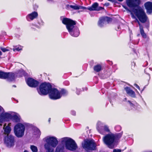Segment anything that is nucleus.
Here are the masks:
<instances>
[{
    "label": "nucleus",
    "instance_id": "nucleus-45",
    "mask_svg": "<svg viewBox=\"0 0 152 152\" xmlns=\"http://www.w3.org/2000/svg\"><path fill=\"white\" fill-rule=\"evenodd\" d=\"M146 65L145 66H147L148 65V63L147 61L146 62Z\"/></svg>",
    "mask_w": 152,
    "mask_h": 152
},
{
    "label": "nucleus",
    "instance_id": "nucleus-10",
    "mask_svg": "<svg viewBox=\"0 0 152 152\" xmlns=\"http://www.w3.org/2000/svg\"><path fill=\"white\" fill-rule=\"evenodd\" d=\"M48 94L50 98L52 99H57L61 97L60 91L56 88H52L51 87Z\"/></svg>",
    "mask_w": 152,
    "mask_h": 152
},
{
    "label": "nucleus",
    "instance_id": "nucleus-7",
    "mask_svg": "<svg viewBox=\"0 0 152 152\" xmlns=\"http://www.w3.org/2000/svg\"><path fill=\"white\" fill-rule=\"evenodd\" d=\"M51 87L49 83H43L40 85L39 88L37 89V91L39 95H46L48 94Z\"/></svg>",
    "mask_w": 152,
    "mask_h": 152
},
{
    "label": "nucleus",
    "instance_id": "nucleus-6",
    "mask_svg": "<svg viewBox=\"0 0 152 152\" xmlns=\"http://www.w3.org/2000/svg\"><path fill=\"white\" fill-rule=\"evenodd\" d=\"M27 126H28V124L26 123L17 124L14 128V132L15 135L18 137H23L24 134L25 127Z\"/></svg>",
    "mask_w": 152,
    "mask_h": 152
},
{
    "label": "nucleus",
    "instance_id": "nucleus-15",
    "mask_svg": "<svg viewBox=\"0 0 152 152\" xmlns=\"http://www.w3.org/2000/svg\"><path fill=\"white\" fill-rule=\"evenodd\" d=\"M126 3L127 6L133 8L137 7L140 3V0H126Z\"/></svg>",
    "mask_w": 152,
    "mask_h": 152
},
{
    "label": "nucleus",
    "instance_id": "nucleus-24",
    "mask_svg": "<svg viewBox=\"0 0 152 152\" xmlns=\"http://www.w3.org/2000/svg\"><path fill=\"white\" fill-rule=\"evenodd\" d=\"M13 73L15 75V76L21 77L23 76H26V74L25 72V71L22 69H21L18 71L17 73V75H16V74Z\"/></svg>",
    "mask_w": 152,
    "mask_h": 152
},
{
    "label": "nucleus",
    "instance_id": "nucleus-3",
    "mask_svg": "<svg viewBox=\"0 0 152 152\" xmlns=\"http://www.w3.org/2000/svg\"><path fill=\"white\" fill-rule=\"evenodd\" d=\"M62 23L66 25V28L70 34L74 37H78L80 34L78 28L75 26V21L70 19L64 18L62 20Z\"/></svg>",
    "mask_w": 152,
    "mask_h": 152
},
{
    "label": "nucleus",
    "instance_id": "nucleus-42",
    "mask_svg": "<svg viewBox=\"0 0 152 152\" xmlns=\"http://www.w3.org/2000/svg\"><path fill=\"white\" fill-rule=\"evenodd\" d=\"M120 29V26H118L117 29H116L117 30H118Z\"/></svg>",
    "mask_w": 152,
    "mask_h": 152
},
{
    "label": "nucleus",
    "instance_id": "nucleus-13",
    "mask_svg": "<svg viewBox=\"0 0 152 152\" xmlns=\"http://www.w3.org/2000/svg\"><path fill=\"white\" fill-rule=\"evenodd\" d=\"M112 20L111 18L107 17L100 18L98 22V25L100 27H102Z\"/></svg>",
    "mask_w": 152,
    "mask_h": 152
},
{
    "label": "nucleus",
    "instance_id": "nucleus-28",
    "mask_svg": "<svg viewBox=\"0 0 152 152\" xmlns=\"http://www.w3.org/2000/svg\"><path fill=\"white\" fill-rule=\"evenodd\" d=\"M102 69L101 66L99 64L97 65L94 67V70L97 72H98L101 71Z\"/></svg>",
    "mask_w": 152,
    "mask_h": 152
},
{
    "label": "nucleus",
    "instance_id": "nucleus-29",
    "mask_svg": "<svg viewBox=\"0 0 152 152\" xmlns=\"http://www.w3.org/2000/svg\"><path fill=\"white\" fill-rule=\"evenodd\" d=\"M64 148L61 145H58L56 148L55 152H64Z\"/></svg>",
    "mask_w": 152,
    "mask_h": 152
},
{
    "label": "nucleus",
    "instance_id": "nucleus-48",
    "mask_svg": "<svg viewBox=\"0 0 152 152\" xmlns=\"http://www.w3.org/2000/svg\"><path fill=\"white\" fill-rule=\"evenodd\" d=\"M13 87H16V86H15V85H13Z\"/></svg>",
    "mask_w": 152,
    "mask_h": 152
},
{
    "label": "nucleus",
    "instance_id": "nucleus-2",
    "mask_svg": "<svg viewBox=\"0 0 152 152\" xmlns=\"http://www.w3.org/2000/svg\"><path fill=\"white\" fill-rule=\"evenodd\" d=\"M123 7L127 10L131 12V15L132 18L137 20V18L142 23H145L148 20V17L144 9L141 7H138L137 8L133 9L132 12L129 10L126 6H123Z\"/></svg>",
    "mask_w": 152,
    "mask_h": 152
},
{
    "label": "nucleus",
    "instance_id": "nucleus-14",
    "mask_svg": "<svg viewBox=\"0 0 152 152\" xmlns=\"http://www.w3.org/2000/svg\"><path fill=\"white\" fill-rule=\"evenodd\" d=\"M11 116L10 112H5L3 108L0 106V117H2L4 118L5 120L9 121Z\"/></svg>",
    "mask_w": 152,
    "mask_h": 152
},
{
    "label": "nucleus",
    "instance_id": "nucleus-39",
    "mask_svg": "<svg viewBox=\"0 0 152 152\" xmlns=\"http://www.w3.org/2000/svg\"><path fill=\"white\" fill-rule=\"evenodd\" d=\"M134 86L136 87L137 89H138L139 90H140V87L136 84H134Z\"/></svg>",
    "mask_w": 152,
    "mask_h": 152
},
{
    "label": "nucleus",
    "instance_id": "nucleus-43",
    "mask_svg": "<svg viewBox=\"0 0 152 152\" xmlns=\"http://www.w3.org/2000/svg\"><path fill=\"white\" fill-rule=\"evenodd\" d=\"M139 40H138V41L137 42H133L134 44H138Z\"/></svg>",
    "mask_w": 152,
    "mask_h": 152
},
{
    "label": "nucleus",
    "instance_id": "nucleus-26",
    "mask_svg": "<svg viewBox=\"0 0 152 152\" xmlns=\"http://www.w3.org/2000/svg\"><path fill=\"white\" fill-rule=\"evenodd\" d=\"M128 102L129 103V106L131 107L132 109L133 110H137L138 107L139 106L137 104H134L129 101H128Z\"/></svg>",
    "mask_w": 152,
    "mask_h": 152
},
{
    "label": "nucleus",
    "instance_id": "nucleus-8",
    "mask_svg": "<svg viewBox=\"0 0 152 152\" xmlns=\"http://www.w3.org/2000/svg\"><path fill=\"white\" fill-rule=\"evenodd\" d=\"M96 128L98 132L103 135H105L107 133L110 132L109 127L100 121L98 122Z\"/></svg>",
    "mask_w": 152,
    "mask_h": 152
},
{
    "label": "nucleus",
    "instance_id": "nucleus-47",
    "mask_svg": "<svg viewBox=\"0 0 152 152\" xmlns=\"http://www.w3.org/2000/svg\"><path fill=\"white\" fill-rule=\"evenodd\" d=\"M118 0L119 1H122L123 0Z\"/></svg>",
    "mask_w": 152,
    "mask_h": 152
},
{
    "label": "nucleus",
    "instance_id": "nucleus-12",
    "mask_svg": "<svg viewBox=\"0 0 152 152\" xmlns=\"http://www.w3.org/2000/svg\"><path fill=\"white\" fill-rule=\"evenodd\" d=\"M7 137H5L4 142L5 144L8 147H11L14 145V139L13 136L10 135H7Z\"/></svg>",
    "mask_w": 152,
    "mask_h": 152
},
{
    "label": "nucleus",
    "instance_id": "nucleus-16",
    "mask_svg": "<svg viewBox=\"0 0 152 152\" xmlns=\"http://www.w3.org/2000/svg\"><path fill=\"white\" fill-rule=\"evenodd\" d=\"M26 82L28 85L31 87H36L39 84L38 82L31 78H28Z\"/></svg>",
    "mask_w": 152,
    "mask_h": 152
},
{
    "label": "nucleus",
    "instance_id": "nucleus-25",
    "mask_svg": "<svg viewBox=\"0 0 152 152\" xmlns=\"http://www.w3.org/2000/svg\"><path fill=\"white\" fill-rule=\"evenodd\" d=\"M41 134V132L37 128H35L34 130V132L33 135L34 137L37 138L39 137Z\"/></svg>",
    "mask_w": 152,
    "mask_h": 152
},
{
    "label": "nucleus",
    "instance_id": "nucleus-40",
    "mask_svg": "<svg viewBox=\"0 0 152 152\" xmlns=\"http://www.w3.org/2000/svg\"><path fill=\"white\" fill-rule=\"evenodd\" d=\"M80 89H78L77 88V91H76V93L78 95H79L80 94Z\"/></svg>",
    "mask_w": 152,
    "mask_h": 152
},
{
    "label": "nucleus",
    "instance_id": "nucleus-37",
    "mask_svg": "<svg viewBox=\"0 0 152 152\" xmlns=\"http://www.w3.org/2000/svg\"><path fill=\"white\" fill-rule=\"evenodd\" d=\"M79 9L81 10H84L86 9V8L85 7L81 6H79Z\"/></svg>",
    "mask_w": 152,
    "mask_h": 152
},
{
    "label": "nucleus",
    "instance_id": "nucleus-33",
    "mask_svg": "<svg viewBox=\"0 0 152 152\" xmlns=\"http://www.w3.org/2000/svg\"><path fill=\"white\" fill-rule=\"evenodd\" d=\"M79 6L77 5H76L75 6L71 5L70 6V7L71 8L74 10H79Z\"/></svg>",
    "mask_w": 152,
    "mask_h": 152
},
{
    "label": "nucleus",
    "instance_id": "nucleus-32",
    "mask_svg": "<svg viewBox=\"0 0 152 152\" xmlns=\"http://www.w3.org/2000/svg\"><path fill=\"white\" fill-rule=\"evenodd\" d=\"M5 120V119L4 118L2 117H0V126H2V124L3 122L5 121H7Z\"/></svg>",
    "mask_w": 152,
    "mask_h": 152
},
{
    "label": "nucleus",
    "instance_id": "nucleus-49",
    "mask_svg": "<svg viewBox=\"0 0 152 152\" xmlns=\"http://www.w3.org/2000/svg\"><path fill=\"white\" fill-rule=\"evenodd\" d=\"M149 69H150V70H152V69H151V68H149Z\"/></svg>",
    "mask_w": 152,
    "mask_h": 152
},
{
    "label": "nucleus",
    "instance_id": "nucleus-9",
    "mask_svg": "<svg viewBox=\"0 0 152 152\" xmlns=\"http://www.w3.org/2000/svg\"><path fill=\"white\" fill-rule=\"evenodd\" d=\"M82 145L83 148L87 152L94 150L95 149V144L92 140L85 141Z\"/></svg>",
    "mask_w": 152,
    "mask_h": 152
},
{
    "label": "nucleus",
    "instance_id": "nucleus-50",
    "mask_svg": "<svg viewBox=\"0 0 152 152\" xmlns=\"http://www.w3.org/2000/svg\"><path fill=\"white\" fill-rule=\"evenodd\" d=\"M24 152H28L26 151H24Z\"/></svg>",
    "mask_w": 152,
    "mask_h": 152
},
{
    "label": "nucleus",
    "instance_id": "nucleus-11",
    "mask_svg": "<svg viewBox=\"0 0 152 152\" xmlns=\"http://www.w3.org/2000/svg\"><path fill=\"white\" fill-rule=\"evenodd\" d=\"M0 78L6 79L9 82L12 81L15 79V75L12 72H4L0 71Z\"/></svg>",
    "mask_w": 152,
    "mask_h": 152
},
{
    "label": "nucleus",
    "instance_id": "nucleus-18",
    "mask_svg": "<svg viewBox=\"0 0 152 152\" xmlns=\"http://www.w3.org/2000/svg\"><path fill=\"white\" fill-rule=\"evenodd\" d=\"M38 16L37 12H34L28 14L26 17L27 20L28 21L33 20Z\"/></svg>",
    "mask_w": 152,
    "mask_h": 152
},
{
    "label": "nucleus",
    "instance_id": "nucleus-36",
    "mask_svg": "<svg viewBox=\"0 0 152 152\" xmlns=\"http://www.w3.org/2000/svg\"><path fill=\"white\" fill-rule=\"evenodd\" d=\"M113 152H121V150L118 149H114L113 150Z\"/></svg>",
    "mask_w": 152,
    "mask_h": 152
},
{
    "label": "nucleus",
    "instance_id": "nucleus-20",
    "mask_svg": "<svg viewBox=\"0 0 152 152\" xmlns=\"http://www.w3.org/2000/svg\"><path fill=\"white\" fill-rule=\"evenodd\" d=\"M11 113V112H10ZM20 116L18 114H15L14 115H11V117L9 119V120L12 119V121L14 122H20Z\"/></svg>",
    "mask_w": 152,
    "mask_h": 152
},
{
    "label": "nucleus",
    "instance_id": "nucleus-38",
    "mask_svg": "<svg viewBox=\"0 0 152 152\" xmlns=\"http://www.w3.org/2000/svg\"><path fill=\"white\" fill-rule=\"evenodd\" d=\"M132 69L135 66V63L134 62H132Z\"/></svg>",
    "mask_w": 152,
    "mask_h": 152
},
{
    "label": "nucleus",
    "instance_id": "nucleus-5",
    "mask_svg": "<svg viewBox=\"0 0 152 152\" xmlns=\"http://www.w3.org/2000/svg\"><path fill=\"white\" fill-rule=\"evenodd\" d=\"M61 142L64 144L66 148L71 151H74L77 148L75 141L72 139L68 137H65L61 139Z\"/></svg>",
    "mask_w": 152,
    "mask_h": 152
},
{
    "label": "nucleus",
    "instance_id": "nucleus-30",
    "mask_svg": "<svg viewBox=\"0 0 152 152\" xmlns=\"http://www.w3.org/2000/svg\"><path fill=\"white\" fill-rule=\"evenodd\" d=\"M30 148L31 150V151L33 152H37L38 151V149L37 147L34 145H31L30 147Z\"/></svg>",
    "mask_w": 152,
    "mask_h": 152
},
{
    "label": "nucleus",
    "instance_id": "nucleus-19",
    "mask_svg": "<svg viewBox=\"0 0 152 152\" xmlns=\"http://www.w3.org/2000/svg\"><path fill=\"white\" fill-rule=\"evenodd\" d=\"M145 7L147 10V12L150 13L152 12V3L147 2L145 4Z\"/></svg>",
    "mask_w": 152,
    "mask_h": 152
},
{
    "label": "nucleus",
    "instance_id": "nucleus-1",
    "mask_svg": "<svg viewBox=\"0 0 152 152\" xmlns=\"http://www.w3.org/2000/svg\"><path fill=\"white\" fill-rule=\"evenodd\" d=\"M122 135V132L116 134L111 133L104 136L103 137V141L108 147L113 149L117 145L118 140Z\"/></svg>",
    "mask_w": 152,
    "mask_h": 152
},
{
    "label": "nucleus",
    "instance_id": "nucleus-22",
    "mask_svg": "<svg viewBox=\"0 0 152 152\" xmlns=\"http://www.w3.org/2000/svg\"><path fill=\"white\" fill-rule=\"evenodd\" d=\"M140 29V31L141 35L143 38H146L147 37L146 34L145 33L142 26L139 21H138Z\"/></svg>",
    "mask_w": 152,
    "mask_h": 152
},
{
    "label": "nucleus",
    "instance_id": "nucleus-35",
    "mask_svg": "<svg viewBox=\"0 0 152 152\" xmlns=\"http://www.w3.org/2000/svg\"><path fill=\"white\" fill-rule=\"evenodd\" d=\"M0 49L3 52H4L9 51L6 48L2 47H1Z\"/></svg>",
    "mask_w": 152,
    "mask_h": 152
},
{
    "label": "nucleus",
    "instance_id": "nucleus-34",
    "mask_svg": "<svg viewBox=\"0 0 152 152\" xmlns=\"http://www.w3.org/2000/svg\"><path fill=\"white\" fill-rule=\"evenodd\" d=\"M115 130L117 131H119L121 129V127L120 126H116L115 127Z\"/></svg>",
    "mask_w": 152,
    "mask_h": 152
},
{
    "label": "nucleus",
    "instance_id": "nucleus-46",
    "mask_svg": "<svg viewBox=\"0 0 152 152\" xmlns=\"http://www.w3.org/2000/svg\"><path fill=\"white\" fill-rule=\"evenodd\" d=\"M50 119H51V118H49L48 121H49V122H50Z\"/></svg>",
    "mask_w": 152,
    "mask_h": 152
},
{
    "label": "nucleus",
    "instance_id": "nucleus-31",
    "mask_svg": "<svg viewBox=\"0 0 152 152\" xmlns=\"http://www.w3.org/2000/svg\"><path fill=\"white\" fill-rule=\"evenodd\" d=\"M60 92L61 94V96H62V95H66L67 94V91L64 89H62L61 91Z\"/></svg>",
    "mask_w": 152,
    "mask_h": 152
},
{
    "label": "nucleus",
    "instance_id": "nucleus-4",
    "mask_svg": "<svg viewBox=\"0 0 152 152\" xmlns=\"http://www.w3.org/2000/svg\"><path fill=\"white\" fill-rule=\"evenodd\" d=\"M46 143L44 148L46 152H53L54 148L56 147L58 143L56 138L54 137H47L45 138Z\"/></svg>",
    "mask_w": 152,
    "mask_h": 152
},
{
    "label": "nucleus",
    "instance_id": "nucleus-17",
    "mask_svg": "<svg viewBox=\"0 0 152 152\" xmlns=\"http://www.w3.org/2000/svg\"><path fill=\"white\" fill-rule=\"evenodd\" d=\"M103 8L101 7H98V3L96 2L94 3L91 7H89L88 9L90 11L92 10H99L102 9Z\"/></svg>",
    "mask_w": 152,
    "mask_h": 152
},
{
    "label": "nucleus",
    "instance_id": "nucleus-44",
    "mask_svg": "<svg viewBox=\"0 0 152 152\" xmlns=\"http://www.w3.org/2000/svg\"><path fill=\"white\" fill-rule=\"evenodd\" d=\"M2 55V53L1 52L0 50V56H1Z\"/></svg>",
    "mask_w": 152,
    "mask_h": 152
},
{
    "label": "nucleus",
    "instance_id": "nucleus-23",
    "mask_svg": "<svg viewBox=\"0 0 152 152\" xmlns=\"http://www.w3.org/2000/svg\"><path fill=\"white\" fill-rule=\"evenodd\" d=\"M3 129H4V133L5 134H7V136L10 133L11 131V129L10 127L8 125L6 126V124H5L4 125Z\"/></svg>",
    "mask_w": 152,
    "mask_h": 152
},
{
    "label": "nucleus",
    "instance_id": "nucleus-51",
    "mask_svg": "<svg viewBox=\"0 0 152 152\" xmlns=\"http://www.w3.org/2000/svg\"><path fill=\"white\" fill-rule=\"evenodd\" d=\"M144 89V88L141 91V92H142V91H143V90Z\"/></svg>",
    "mask_w": 152,
    "mask_h": 152
},
{
    "label": "nucleus",
    "instance_id": "nucleus-21",
    "mask_svg": "<svg viewBox=\"0 0 152 152\" xmlns=\"http://www.w3.org/2000/svg\"><path fill=\"white\" fill-rule=\"evenodd\" d=\"M126 93L130 96L133 97H135V94L134 91L131 89L130 88L128 87L124 88Z\"/></svg>",
    "mask_w": 152,
    "mask_h": 152
},
{
    "label": "nucleus",
    "instance_id": "nucleus-41",
    "mask_svg": "<svg viewBox=\"0 0 152 152\" xmlns=\"http://www.w3.org/2000/svg\"><path fill=\"white\" fill-rule=\"evenodd\" d=\"M71 113L73 115H75L76 114L75 112L74 111H71Z\"/></svg>",
    "mask_w": 152,
    "mask_h": 152
},
{
    "label": "nucleus",
    "instance_id": "nucleus-27",
    "mask_svg": "<svg viewBox=\"0 0 152 152\" xmlns=\"http://www.w3.org/2000/svg\"><path fill=\"white\" fill-rule=\"evenodd\" d=\"M23 47L20 45H18L17 46H13V51H19L20 50H22Z\"/></svg>",
    "mask_w": 152,
    "mask_h": 152
}]
</instances>
